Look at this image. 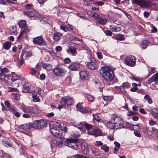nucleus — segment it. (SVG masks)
<instances>
[{
	"instance_id": "4c0bfd02",
	"label": "nucleus",
	"mask_w": 158,
	"mask_h": 158,
	"mask_svg": "<svg viewBox=\"0 0 158 158\" xmlns=\"http://www.w3.org/2000/svg\"><path fill=\"white\" fill-rule=\"evenodd\" d=\"M32 125L33 128L36 129H39L38 120L35 121L33 123H32Z\"/></svg>"
},
{
	"instance_id": "09e8293b",
	"label": "nucleus",
	"mask_w": 158,
	"mask_h": 158,
	"mask_svg": "<svg viewBox=\"0 0 158 158\" xmlns=\"http://www.w3.org/2000/svg\"><path fill=\"white\" fill-rule=\"evenodd\" d=\"M117 39L120 40H123L124 39V36L123 35L121 34H118L117 35Z\"/></svg>"
},
{
	"instance_id": "393cba45",
	"label": "nucleus",
	"mask_w": 158,
	"mask_h": 158,
	"mask_svg": "<svg viewBox=\"0 0 158 158\" xmlns=\"http://www.w3.org/2000/svg\"><path fill=\"white\" fill-rule=\"evenodd\" d=\"M107 126L112 129H116L115 125L114 124V123L113 122L112 119L110 121H109L107 123Z\"/></svg>"
},
{
	"instance_id": "9b49d317",
	"label": "nucleus",
	"mask_w": 158,
	"mask_h": 158,
	"mask_svg": "<svg viewBox=\"0 0 158 158\" xmlns=\"http://www.w3.org/2000/svg\"><path fill=\"white\" fill-rule=\"evenodd\" d=\"M33 42L34 44L40 45H45L46 44V42L44 41L43 37L41 36L34 38L33 40Z\"/></svg>"
},
{
	"instance_id": "c756f323",
	"label": "nucleus",
	"mask_w": 158,
	"mask_h": 158,
	"mask_svg": "<svg viewBox=\"0 0 158 158\" xmlns=\"http://www.w3.org/2000/svg\"><path fill=\"white\" fill-rule=\"evenodd\" d=\"M152 115L156 118H158V109L154 108L152 110Z\"/></svg>"
},
{
	"instance_id": "6e6d98bb",
	"label": "nucleus",
	"mask_w": 158,
	"mask_h": 158,
	"mask_svg": "<svg viewBox=\"0 0 158 158\" xmlns=\"http://www.w3.org/2000/svg\"><path fill=\"white\" fill-rule=\"evenodd\" d=\"M91 15L92 17L95 18L96 19H97L99 17V16L98 14L94 13H92Z\"/></svg>"
},
{
	"instance_id": "0e129e2a",
	"label": "nucleus",
	"mask_w": 158,
	"mask_h": 158,
	"mask_svg": "<svg viewBox=\"0 0 158 158\" xmlns=\"http://www.w3.org/2000/svg\"><path fill=\"white\" fill-rule=\"evenodd\" d=\"M77 15L81 18L84 19L85 18V15L83 14L78 13Z\"/></svg>"
},
{
	"instance_id": "c85d7f7f",
	"label": "nucleus",
	"mask_w": 158,
	"mask_h": 158,
	"mask_svg": "<svg viewBox=\"0 0 158 158\" xmlns=\"http://www.w3.org/2000/svg\"><path fill=\"white\" fill-rule=\"evenodd\" d=\"M149 43L150 42L148 40H145L141 42V45L143 48L145 49L148 46Z\"/></svg>"
},
{
	"instance_id": "c9c22d12",
	"label": "nucleus",
	"mask_w": 158,
	"mask_h": 158,
	"mask_svg": "<svg viewBox=\"0 0 158 158\" xmlns=\"http://www.w3.org/2000/svg\"><path fill=\"white\" fill-rule=\"evenodd\" d=\"M87 98L88 101L90 102H92L94 100V97L90 94H88L87 95Z\"/></svg>"
},
{
	"instance_id": "58836bf2",
	"label": "nucleus",
	"mask_w": 158,
	"mask_h": 158,
	"mask_svg": "<svg viewBox=\"0 0 158 158\" xmlns=\"http://www.w3.org/2000/svg\"><path fill=\"white\" fill-rule=\"evenodd\" d=\"M101 148V149L104 150L105 152H108L109 151V148L106 144L102 146Z\"/></svg>"
},
{
	"instance_id": "e2e57ef3",
	"label": "nucleus",
	"mask_w": 158,
	"mask_h": 158,
	"mask_svg": "<svg viewBox=\"0 0 158 158\" xmlns=\"http://www.w3.org/2000/svg\"><path fill=\"white\" fill-rule=\"evenodd\" d=\"M40 4H43L48 0H36Z\"/></svg>"
},
{
	"instance_id": "de8ad7c7",
	"label": "nucleus",
	"mask_w": 158,
	"mask_h": 158,
	"mask_svg": "<svg viewBox=\"0 0 158 158\" xmlns=\"http://www.w3.org/2000/svg\"><path fill=\"white\" fill-rule=\"evenodd\" d=\"M96 54L98 57L99 59L101 60L103 58V56L101 52H97Z\"/></svg>"
},
{
	"instance_id": "bb28decb",
	"label": "nucleus",
	"mask_w": 158,
	"mask_h": 158,
	"mask_svg": "<svg viewBox=\"0 0 158 158\" xmlns=\"http://www.w3.org/2000/svg\"><path fill=\"white\" fill-rule=\"evenodd\" d=\"M114 144L115 145L114 148V153L116 154L117 151L119 150L120 145L119 143L117 141H115Z\"/></svg>"
},
{
	"instance_id": "8fccbe9b",
	"label": "nucleus",
	"mask_w": 158,
	"mask_h": 158,
	"mask_svg": "<svg viewBox=\"0 0 158 158\" xmlns=\"http://www.w3.org/2000/svg\"><path fill=\"white\" fill-rule=\"evenodd\" d=\"M103 143L101 142L100 141H97L96 142L95 145L97 147H100L101 145H102Z\"/></svg>"
},
{
	"instance_id": "680f3d73",
	"label": "nucleus",
	"mask_w": 158,
	"mask_h": 158,
	"mask_svg": "<svg viewBox=\"0 0 158 158\" xmlns=\"http://www.w3.org/2000/svg\"><path fill=\"white\" fill-rule=\"evenodd\" d=\"M55 50L57 52H60L62 50V48L60 46H57L55 48Z\"/></svg>"
},
{
	"instance_id": "20e7f679",
	"label": "nucleus",
	"mask_w": 158,
	"mask_h": 158,
	"mask_svg": "<svg viewBox=\"0 0 158 158\" xmlns=\"http://www.w3.org/2000/svg\"><path fill=\"white\" fill-rule=\"evenodd\" d=\"M132 3L137 5L141 7L150 8L152 3L148 0H132Z\"/></svg>"
},
{
	"instance_id": "338daca9",
	"label": "nucleus",
	"mask_w": 158,
	"mask_h": 158,
	"mask_svg": "<svg viewBox=\"0 0 158 158\" xmlns=\"http://www.w3.org/2000/svg\"><path fill=\"white\" fill-rule=\"evenodd\" d=\"M66 64H68L70 62L71 60L69 58H65L64 60Z\"/></svg>"
},
{
	"instance_id": "72a5a7b5",
	"label": "nucleus",
	"mask_w": 158,
	"mask_h": 158,
	"mask_svg": "<svg viewBox=\"0 0 158 158\" xmlns=\"http://www.w3.org/2000/svg\"><path fill=\"white\" fill-rule=\"evenodd\" d=\"M38 109L35 106L30 107V113L35 114L38 113Z\"/></svg>"
},
{
	"instance_id": "f03ea898",
	"label": "nucleus",
	"mask_w": 158,
	"mask_h": 158,
	"mask_svg": "<svg viewBox=\"0 0 158 158\" xmlns=\"http://www.w3.org/2000/svg\"><path fill=\"white\" fill-rule=\"evenodd\" d=\"M100 73L104 79H113L115 77L113 71L107 66H102Z\"/></svg>"
},
{
	"instance_id": "13d9d810",
	"label": "nucleus",
	"mask_w": 158,
	"mask_h": 158,
	"mask_svg": "<svg viewBox=\"0 0 158 158\" xmlns=\"http://www.w3.org/2000/svg\"><path fill=\"white\" fill-rule=\"evenodd\" d=\"M17 27L15 26H13L11 27V32L13 33H15L16 31Z\"/></svg>"
},
{
	"instance_id": "412c9836",
	"label": "nucleus",
	"mask_w": 158,
	"mask_h": 158,
	"mask_svg": "<svg viewBox=\"0 0 158 158\" xmlns=\"http://www.w3.org/2000/svg\"><path fill=\"white\" fill-rule=\"evenodd\" d=\"M96 21L97 22V23L100 24L104 25L106 23L107 20L106 19L101 18L99 16V17L97 19H96Z\"/></svg>"
},
{
	"instance_id": "2eb2a0df",
	"label": "nucleus",
	"mask_w": 158,
	"mask_h": 158,
	"mask_svg": "<svg viewBox=\"0 0 158 158\" xmlns=\"http://www.w3.org/2000/svg\"><path fill=\"white\" fill-rule=\"evenodd\" d=\"M80 67L79 64L75 62H72L68 66L69 69L72 71H76Z\"/></svg>"
},
{
	"instance_id": "423d86ee",
	"label": "nucleus",
	"mask_w": 158,
	"mask_h": 158,
	"mask_svg": "<svg viewBox=\"0 0 158 158\" xmlns=\"http://www.w3.org/2000/svg\"><path fill=\"white\" fill-rule=\"evenodd\" d=\"M77 140L74 139H67L65 145L75 150H77L78 146L77 143Z\"/></svg>"
},
{
	"instance_id": "4be33fe9",
	"label": "nucleus",
	"mask_w": 158,
	"mask_h": 158,
	"mask_svg": "<svg viewBox=\"0 0 158 158\" xmlns=\"http://www.w3.org/2000/svg\"><path fill=\"white\" fill-rule=\"evenodd\" d=\"M109 29L112 31L115 32H118L121 30L120 27H117L111 25H110Z\"/></svg>"
},
{
	"instance_id": "f3484780",
	"label": "nucleus",
	"mask_w": 158,
	"mask_h": 158,
	"mask_svg": "<svg viewBox=\"0 0 158 158\" xmlns=\"http://www.w3.org/2000/svg\"><path fill=\"white\" fill-rule=\"evenodd\" d=\"M81 150L84 154H86L89 152L88 145L85 143H82L81 144Z\"/></svg>"
},
{
	"instance_id": "dca6fc26",
	"label": "nucleus",
	"mask_w": 158,
	"mask_h": 158,
	"mask_svg": "<svg viewBox=\"0 0 158 158\" xmlns=\"http://www.w3.org/2000/svg\"><path fill=\"white\" fill-rule=\"evenodd\" d=\"M21 79L22 78H23V77H21L20 75H16L14 73H12V74H7L6 75L4 76V78L5 79L6 78L8 79Z\"/></svg>"
},
{
	"instance_id": "864d4df0",
	"label": "nucleus",
	"mask_w": 158,
	"mask_h": 158,
	"mask_svg": "<svg viewBox=\"0 0 158 158\" xmlns=\"http://www.w3.org/2000/svg\"><path fill=\"white\" fill-rule=\"evenodd\" d=\"M69 39L70 40H79V39L78 38L73 36H71L70 37ZM79 41H80V40H79Z\"/></svg>"
},
{
	"instance_id": "4d7b16f0",
	"label": "nucleus",
	"mask_w": 158,
	"mask_h": 158,
	"mask_svg": "<svg viewBox=\"0 0 158 158\" xmlns=\"http://www.w3.org/2000/svg\"><path fill=\"white\" fill-rule=\"evenodd\" d=\"M149 79H158V73L154 75L151 78H149Z\"/></svg>"
},
{
	"instance_id": "a19ab883",
	"label": "nucleus",
	"mask_w": 158,
	"mask_h": 158,
	"mask_svg": "<svg viewBox=\"0 0 158 158\" xmlns=\"http://www.w3.org/2000/svg\"><path fill=\"white\" fill-rule=\"evenodd\" d=\"M12 111L16 117H18L20 116V114L16 110L13 109L12 110Z\"/></svg>"
},
{
	"instance_id": "39448f33",
	"label": "nucleus",
	"mask_w": 158,
	"mask_h": 158,
	"mask_svg": "<svg viewBox=\"0 0 158 158\" xmlns=\"http://www.w3.org/2000/svg\"><path fill=\"white\" fill-rule=\"evenodd\" d=\"M112 121L115 125L116 129L124 128V126L123 125L124 121L120 117L116 116L112 118Z\"/></svg>"
},
{
	"instance_id": "ea45409f",
	"label": "nucleus",
	"mask_w": 158,
	"mask_h": 158,
	"mask_svg": "<svg viewBox=\"0 0 158 158\" xmlns=\"http://www.w3.org/2000/svg\"><path fill=\"white\" fill-rule=\"evenodd\" d=\"M8 72V70L6 68H4L3 69H1V76L3 75L6 73Z\"/></svg>"
},
{
	"instance_id": "b1692460",
	"label": "nucleus",
	"mask_w": 158,
	"mask_h": 158,
	"mask_svg": "<svg viewBox=\"0 0 158 158\" xmlns=\"http://www.w3.org/2000/svg\"><path fill=\"white\" fill-rule=\"evenodd\" d=\"M96 84L95 86L97 88H99L101 92H102V85L100 82L99 80H94L93 81Z\"/></svg>"
},
{
	"instance_id": "7ed1b4c3",
	"label": "nucleus",
	"mask_w": 158,
	"mask_h": 158,
	"mask_svg": "<svg viewBox=\"0 0 158 158\" xmlns=\"http://www.w3.org/2000/svg\"><path fill=\"white\" fill-rule=\"evenodd\" d=\"M73 99L70 97H64L61 98L60 105L58 107L59 109L63 108L65 106H71L73 105Z\"/></svg>"
},
{
	"instance_id": "69168bd1",
	"label": "nucleus",
	"mask_w": 158,
	"mask_h": 158,
	"mask_svg": "<svg viewBox=\"0 0 158 158\" xmlns=\"http://www.w3.org/2000/svg\"><path fill=\"white\" fill-rule=\"evenodd\" d=\"M134 134L135 135L138 137H140L141 136V134L138 131H135L134 132Z\"/></svg>"
},
{
	"instance_id": "473e14b6",
	"label": "nucleus",
	"mask_w": 158,
	"mask_h": 158,
	"mask_svg": "<svg viewBox=\"0 0 158 158\" xmlns=\"http://www.w3.org/2000/svg\"><path fill=\"white\" fill-rule=\"evenodd\" d=\"M19 26L21 28H24L26 26V22L25 20H22L19 22Z\"/></svg>"
},
{
	"instance_id": "aec40b11",
	"label": "nucleus",
	"mask_w": 158,
	"mask_h": 158,
	"mask_svg": "<svg viewBox=\"0 0 158 158\" xmlns=\"http://www.w3.org/2000/svg\"><path fill=\"white\" fill-rule=\"evenodd\" d=\"M77 127L79 129L80 131L83 133L85 131V128L84 127V123L82 122L77 123L76 125Z\"/></svg>"
},
{
	"instance_id": "bf43d9fd",
	"label": "nucleus",
	"mask_w": 158,
	"mask_h": 158,
	"mask_svg": "<svg viewBox=\"0 0 158 158\" xmlns=\"http://www.w3.org/2000/svg\"><path fill=\"white\" fill-rule=\"evenodd\" d=\"M95 4L98 6H102L104 5V3L102 1H98L96 2Z\"/></svg>"
},
{
	"instance_id": "3c124183",
	"label": "nucleus",
	"mask_w": 158,
	"mask_h": 158,
	"mask_svg": "<svg viewBox=\"0 0 158 158\" xmlns=\"http://www.w3.org/2000/svg\"><path fill=\"white\" fill-rule=\"evenodd\" d=\"M30 107H26L23 108V111L26 113L30 112Z\"/></svg>"
},
{
	"instance_id": "f704fd0d",
	"label": "nucleus",
	"mask_w": 158,
	"mask_h": 158,
	"mask_svg": "<svg viewBox=\"0 0 158 158\" xmlns=\"http://www.w3.org/2000/svg\"><path fill=\"white\" fill-rule=\"evenodd\" d=\"M92 153L95 156H98L99 155L100 153L98 151V149L96 148H93L92 149Z\"/></svg>"
},
{
	"instance_id": "c03bdc74",
	"label": "nucleus",
	"mask_w": 158,
	"mask_h": 158,
	"mask_svg": "<svg viewBox=\"0 0 158 158\" xmlns=\"http://www.w3.org/2000/svg\"><path fill=\"white\" fill-rule=\"evenodd\" d=\"M63 138V137H62V138ZM61 139L59 140H58V141L57 142V143L56 145V146L58 147H60L62 145L63 143V141L61 140V138H60Z\"/></svg>"
},
{
	"instance_id": "2f4dec72",
	"label": "nucleus",
	"mask_w": 158,
	"mask_h": 158,
	"mask_svg": "<svg viewBox=\"0 0 158 158\" xmlns=\"http://www.w3.org/2000/svg\"><path fill=\"white\" fill-rule=\"evenodd\" d=\"M43 68L48 70H52V66L51 65L48 64H44L43 65Z\"/></svg>"
},
{
	"instance_id": "603ef678",
	"label": "nucleus",
	"mask_w": 158,
	"mask_h": 158,
	"mask_svg": "<svg viewBox=\"0 0 158 158\" xmlns=\"http://www.w3.org/2000/svg\"><path fill=\"white\" fill-rule=\"evenodd\" d=\"M129 84L128 82H126L123 83V87L122 88H124V87L127 88L129 86Z\"/></svg>"
},
{
	"instance_id": "a211bd4d",
	"label": "nucleus",
	"mask_w": 158,
	"mask_h": 158,
	"mask_svg": "<svg viewBox=\"0 0 158 158\" xmlns=\"http://www.w3.org/2000/svg\"><path fill=\"white\" fill-rule=\"evenodd\" d=\"M39 129H41L46 126L47 123L44 120L42 119L38 120Z\"/></svg>"
},
{
	"instance_id": "6ab92c4d",
	"label": "nucleus",
	"mask_w": 158,
	"mask_h": 158,
	"mask_svg": "<svg viewBox=\"0 0 158 158\" xmlns=\"http://www.w3.org/2000/svg\"><path fill=\"white\" fill-rule=\"evenodd\" d=\"M80 78L81 79H85L88 77V73L85 70L81 71L79 73Z\"/></svg>"
},
{
	"instance_id": "5fc2aeb1",
	"label": "nucleus",
	"mask_w": 158,
	"mask_h": 158,
	"mask_svg": "<svg viewBox=\"0 0 158 158\" xmlns=\"http://www.w3.org/2000/svg\"><path fill=\"white\" fill-rule=\"evenodd\" d=\"M27 126L25 125H21L19 126V128L20 130H24L26 129Z\"/></svg>"
},
{
	"instance_id": "a878e982",
	"label": "nucleus",
	"mask_w": 158,
	"mask_h": 158,
	"mask_svg": "<svg viewBox=\"0 0 158 158\" xmlns=\"http://www.w3.org/2000/svg\"><path fill=\"white\" fill-rule=\"evenodd\" d=\"M61 36L60 33L59 32H56L54 34L53 40L55 41H57L60 40Z\"/></svg>"
},
{
	"instance_id": "774afa93",
	"label": "nucleus",
	"mask_w": 158,
	"mask_h": 158,
	"mask_svg": "<svg viewBox=\"0 0 158 158\" xmlns=\"http://www.w3.org/2000/svg\"><path fill=\"white\" fill-rule=\"evenodd\" d=\"M105 33L106 35L111 36L112 34V32L110 30H106L105 31Z\"/></svg>"
},
{
	"instance_id": "7c9ffc66",
	"label": "nucleus",
	"mask_w": 158,
	"mask_h": 158,
	"mask_svg": "<svg viewBox=\"0 0 158 158\" xmlns=\"http://www.w3.org/2000/svg\"><path fill=\"white\" fill-rule=\"evenodd\" d=\"M11 43L9 41L6 42L3 44V47L4 49L8 50L11 46Z\"/></svg>"
},
{
	"instance_id": "e433bc0d",
	"label": "nucleus",
	"mask_w": 158,
	"mask_h": 158,
	"mask_svg": "<svg viewBox=\"0 0 158 158\" xmlns=\"http://www.w3.org/2000/svg\"><path fill=\"white\" fill-rule=\"evenodd\" d=\"M113 97L111 96H106L103 97V100L106 102L110 101L113 99Z\"/></svg>"
},
{
	"instance_id": "052dcab7",
	"label": "nucleus",
	"mask_w": 158,
	"mask_h": 158,
	"mask_svg": "<svg viewBox=\"0 0 158 158\" xmlns=\"http://www.w3.org/2000/svg\"><path fill=\"white\" fill-rule=\"evenodd\" d=\"M73 74L69 73H68V75L67 76V78H69L70 79H71V78H73Z\"/></svg>"
},
{
	"instance_id": "4468645a",
	"label": "nucleus",
	"mask_w": 158,
	"mask_h": 158,
	"mask_svg": "<svg viewBox=\"0 0 158 158\" xmlns=\"http://www.w3.org/2000/svg\"><path fill=\"white\" fill-rule=\"evenodd\" d=\"M89 135H93L95 137L101 135L102 134L101 130L98 128L93 129L92 131H89L88 132Z\"/></svg>"
},
{
	"instance_id": "6e6552de",
	"label": "nucleus",
	"mask_w": 158,
	"mask_h": 158,
	"mask_svg": "<svg viewBox=\"0 0 158 158\" xmlns=\"http://www.w3.org/2000/svg\"><path fill=\"white\" fill-rule=\"evenodd\" d=\"M35 90V88L29 83H25L23 85V91L26 93H31Z\"/></svg>"
},
{
	"instance_id": "ddd939ff",
	"label": "nucleus",
	"mask_w": 158,
	"mask_h": 158,
	"mask_svg": "<svg viewBox=\"0 0 158 158\" xmlns=\"http://www.w3.org/2000/svg\"><path fill=\"white\" fill-rule=\"evenodd\" d=\"M82 103H78L77 106V110L82 113H86L89 111L88 108L84 107L82 105Z\"/></svg>"
},
{
	"instance_id": "79ce46f5",
	"label": "nucleus",
	"mask_w": 158,
	"mask_h": 158,
	"mask_svg": "<svg viewBox=\"0 0 158 158\" xmlns=\"http://www.w3.org/2000/svg\"><path fill=\"white\" fill-rule=\"evenodd\" d=\"M94 118V119L98 121V122H100L101 121V119H100V118L97 115L93 114Z\"/></svg>"
},
{
	"instance_id": "0eeeda50",
	"label": "nucleus",
	"mask_w": 158,
	"mask_h": 158,
	"mask_svg": "<svg viewBox=\"0 0 158 158\" xmlns=\"http://www.w3.org/2000/svg\"><path fill=\"white\" fill-rule=\"evenodd\" d=\"M136 60L135 56H127L125 59V64L130 66H133L135 64Z\"/></svg>"
},
{
	"instance_id": "9d476101",
	"label": "nucleus",
	"mask_w": 158,
	"mask_h": 158,
	"mask_svg": "<svg viewBox=\"0 0 158 158\" xmlns=\"http://www.w3.org/2000/svg\"><path fill=\"white\" fill-rule=\"evenodd\" d=\"M25 7L29 10L25 11L24 12V14L25 15L28 16L30 17H33L35 15V11L33 10L31 12V10L32 8V6L31 4H29L26 5Z\"/></svg>"
},
{
	"instance_id": "49530a36",
	"label": "nucleus",
	"mask_w": 158,
	"mask_h": 158,
	"mask_svg": "<svg viewBox=\"0 0 158 158\" xmlns=\"http://www.w3.org/2000/svg\"><path fill=\"white\" fill-rule=\"evenodd\" d=\"M85 127L87 130H89L92 128V126L88 123L84 124V127Z\"/></svg>"
},
{
	"instance_id": "1a4fd4ad",
	"label": "nucleus",
	"mask_w": 158,
	"mask_h": 158,
	"mask_svg": "<svg viewBox=\"0 0 158 158\" xmlns=\"http://www.w3.org/2000/svg\"><path fill=\"white\" fill-rule=\"evenodd\" d=\"M53 72L57 76L62 77L66 73V71L63 68L57 67L54 69Z\"/></svg>"
},
{
	"instance_id": "a18cd8bd",
	"label": "nucleus",
	"mask_w": 158,
	"mask_h": 158,
	"mask_svg": "<svg viewBox=\"0 0 158 158\" xmlns=\"http://www.w3.org/2000/svg\"><path fill=\"white\" fill-rule=\"evenodd\" d=\"M60 28L65 32H66L68 30V28L65 26H60Z\"/></svg>"
},
{
	"instance_id": "5701e85b",
	"label": "nucleus",
	"mask_w": 158,
	"mask_h": 158,
	"mask_svg": "<svg viewBox=\"0 0 158 158\" xmlns=\"http://www.w3.org/2000/svg\"><path fill=\"white\" fill-rule=\"evenodd\" d=\"M77 49L75 48L71 47L69 48L67 50V52L69 53V52H70L73 56H75L77 54L76 51Z\"/></svg>"
},
{
	"instance_id": "37998d69",
	"label": "nucleus",
	"mask_w": 158,
	"mask_h": 158,
	"mask_svg": "<svg viewBox=\"0 0 158 158\" xmlns=\"http://www.w3.org/2000/svg\"><path fill=\"white\" fill-rule=\"evenodd\" d=\"M2 158H11L10 156L7 153H4L1 156Z\"/></svg>"
},
{
	"instance_id": "f257e3e1",
	"label": "nucleus",
	"mask_w": 158,
	"mask_h": 158,
	"mask_svg": "<svg viewBox=\"0 0 158 158\" xmlns=\"http://www.w3.org/2000/svg\"><path fill=\"white\" fill-rule=\"evenodd\" d=\"M50 129L51 133L58 138H61L63 135L62 130L61 128L60 124L56 121L50 123Z\"/></svg>"
},
{
	"instance_id": "cd10ccee",
	"label": "nucleus",
	"mask_w": 158,
	"mask_h": 158,
	"mask_svg": "<svg viewBox=\"0 0 158 158\" xmlns=\"http://www.w3.org/2000/svg\"><path fill=\"white\" fill-rule=\"evenodd\" d=\"M3 144L7 147H11L12 146V142L9 139H5L3 141Z\"/></svg>"
},
{
	"instance_id": "f8f14e48",
	"label": "nucleus",
	"mask_w": 158,
	"mask_h": 158,
	"mask_svg": "<svg viewBox=\"0 0 158 158\" xmlns=\"http://www.w3.org/2000/svg\"><path fill=\"white\" fill-rule=\"evenodd\" d=\"M86 66L89 69L92 70H95L97 67V64L95 59L92 57L90 59V61L87 64Z\"/></svg>"
}]
</instances>
